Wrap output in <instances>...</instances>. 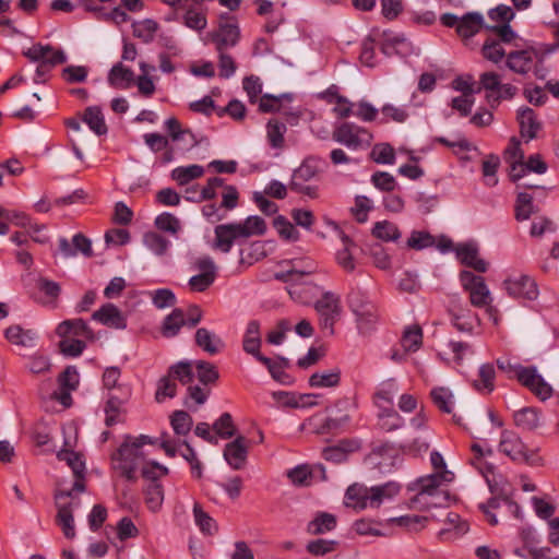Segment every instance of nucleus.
<instances>
[{
	"instance_id": "59",
	"label": "nucleus",
	"mask_w": 559,
	"mask_h": 559,
	"mask_svg": "<svg viewBox=\"0 0 559 559\" xmlns=\"http://www.w3.org/2000/svg\"><path fill=\"white\" fill-rule=\"evenodd\" d=\"M354 201L355 205L350 209V213L358 224H364L372 210V201L367 195H356Z\"/></svg>"
},
{
	"instance_id": "16",
	"label": "nucleus",
	"mask_w": 559,
	"mask_h": 559,
	"mask_svg": "<svg viewBox=\"0 0 559 559\" xmlns=\"http://www.w3.org/2000/svg\"><path fill=\"white\" fill-rule=\"evenodd\" d=\"M56 334L62 338L69 334L82 335L88 341L95 340V333L82 318L67 319L60 322L56 328Z\"/></svg>"
},
{
	"instance_id": "21",
	"label": "nucleus",
	"mask_w": 559,
	"mask_h": 559,
	"mask_svg": "<svg viewBox=\"0 0 559 559\" xmlns=\"http://www.w3.org/2000/svg\"><path fill=\"white\" fill-rule=\"evenodd\" d=\"M107 80L114 88H128L134 83V72L122 62H118L109 70Z\"/></svg>"
},
{
	"instance_id": "56",
	"label": "nucleus",
	"mask_w": 559,
	"mask_h": 559,
	"mask_svg": "<svg viewBox=\"0 0 559 559\" xmlns=\"http://www.w3.org/2000/svg\"><path fill=\"white\" fill-rule=\"evenodd\" d=\"M154 226L164 233L177 235L181 229V224L178 217L169 212H163L157 215L154 221Z\"/></svg>"
},
{
	"instance_id": "19",
	"label": "nucleus",
	"mask_w": 559,
	"mask_h": 559,
	"mask_svg": "<svg viewBox=\"0 0 559 559\" xmlns=\"http://www.w3.org/2000/svg\"><path fill=\"white\" fill-rule=\"evenodd\" d=\"M361 131H364L361 127L352 122H343L333 131V140L349 148H357L360 145L358 133Z\"/></svg>"
},
{
	"instance_id": "42",
	"label": "nucleus",
	"mask_w": 559,
	"mask_h": 559,
	"mask_svg": "<svg viewBox=\"0 0 559 559\" xmlns=\"http://www.w3.org/2000/svg\"><path fill=\"white\" fill-rule=\"evenodd\" d=\"M286 126L277 119H270L266 123V135L269 144L272 148H282L285 143L284 134Z\"/></svg>"
},
{
	"instance_id": "15",
	"label": "nucleus",
	"mask_w": 559,
	"mask_h": 559,
	"mask_svg": "<svg viewBox=\"0 0 559 559\" xmlns=\"http://www.w3.org/2000/svg\"><path fill=\"white\" fill-rule=\"evenodd\" d=\"M347 302L359 326L362 323L371 324L376 322V316L372 312L373 306L369 301L364 300L360 292L350 293Z\"/></svg>"
},
{
	"instance_id": "38",
	"label": "nucleus",
	"mask_w": 559,
	"mask_h": 559,
	"mask_svg": "<svg viewBox=\"0 0 559 559\" xmlns=\"http://www.w3.org/2000/svg\"><path fill=\"white\" fill-rule=\"evenodd\" d=\"M183 325H186L183 310L175 308L171 313L165 317L162 333L165 337H174L179 333Z\"/></svg>"
},
{
	"instance_id": "12",
	"label": "nucleus",
	"mask_w": 559,
	"mask_h": 559,
	"mask_svg": "<svg viewBox=\"0 0 559 559\" xmlns=\"http://www.w3.org/2000/svg\"><path fill=\"white\" fill-rule=\"evenodd\" d=\"M214 234L215 238L213 248L223 253H228L231 250L234 242L238 239H242L236 222L215 226Z\"/></svg>"
},
{
	"instance_id": "57",
	"label": "nucleus",
	"mask_w": 559,
	"mask_h": 559,
	"mask_svg": "<svg viewBox=\"0 0 559 559\" xmlns=\"http://www.w3.org/2000/svg\"><path fill=\"white\" fill-rule=\"evenodd\" d=\"M287 476L295 486L305 487L311 485L313 471L309 465L300 464L289 469Z\"/></svg>"
},
{
	"instance_id": "47",
	"label": "nucleus",
	"mask_w": 559,
	"mask_h": 559,
	"mask_svg": "<svg viewBox=\"0 0 559 559\" xmlns=\"http://www.w3.org/2000/svg\"><path fill=\"white\" fill-rule=\"evenodd\" d=\"M371 234L374 238L383 241H395L401 236L397 226L389 221L376 222Z\"/></svg>"
},
{
	"instance_id": "31",
	"label": "nucleus",
	"mask_w": 559,
	"mask_h": 559,
	"mask_svg": "<svg viewBox=\"0 0 559 559\" xmlns=\"http://www.w3.org/2000/svg\"><path fill=\"white\" fill-rule=\"evenodd\" d=\"M194 341L197 346H199L210 355L218 354L221 350L219 346H224L223 341L218 336L212 334L205 328H199L197 330Z\"/></svg>"
},
{
	"instance_id": "7",
	"label": "nucleus",
	"mask_w": 559,
	"mask_h": 559,
	"mask_svg": "<svg viewBox=\"0 0 559 559\" xmlns=\"http://www.w3.org/2000/svg\"><path fill=\"white\" fill-rule=\"evenodd\" d=\"M249 448L250 440L242 435L236 436L234 440L225 444L223 456L231 469L240 471L245 468Z\"/></svg>"
},
{
	"instance_id": "33",
	"label": "nucleus",
	"mask_w": 559,
	"mask_h": 559,
	"mask_svg": "<svg viewBox=\"0 0 559 559\" xmlns=\"http://www.w3.org/2000/svg\"><path fill=\"white\" fill-rule=\"evenodd\" d=\"M342 371L338 367L323 372H314L308 379L311 388H336L340 385Z\"/></svg>"
},
{
	"instance_id": "40",
	"label": "nucleus",
	"mask_w": 559,
	"mask_h": 559,
	"mask_svg": "<svg viewBox=\"0 0 559 559\" xmlns=\"http://www.w3.org/2000/svg\"><path fill=\"white\" fill-rule=\"evenodd\" d=\"M225 179L222 177H211L206 185L200 190L198 195H185L189 202L201 203L203 201L214 200L217 195L216 189L224 186Z\"/></svg>"
},
{
	"instance_id": "32",
	"label": "nucleus",
	"mask_w": 559,
	"mask_h": 559,
	"mask_svg": "<svg viewBox=\"0 0 559 559\" xmlns=\"http://www.w3.org/2000/svg\"><path fill=\"white\" fill-rule=\"evenodd\" d=\"M518 119L522 136L533 140L540 127L539 122L536 120L534 110L530 107L520 108L518 111Z\"/></svg>"
},
{
	"instance_id": "51",
	"label": "nucleus",
	"mask_w": 559,
	"mask_h": 559,
	"mask_svg": "<svg viewBox=\"0 0 559 559\" xmlns=\"http://www.w3.org/2000/svg\"><path fill=\"white\" fill-rule=\"evenodd\" d=\"M194 365L198 372V379L202 384H215L219 379L218 369L214 364L206 360H195Z\"/></svg>"
},
{
	"instance_id": "35",
	"label": "nucleus",
	"mask_w": 559,
	"mask_h": 559,
	"mask_svg": "<svg viewBox=\"0 0 559 559\" xmlns=\"http://www.w3.org/2000/svg\"><path fill=\"white\" fill-rule=\"evenodd\" d=\"M192 511L195 524L204 535L213 536L218 532L216 521L203 510L201 503L194 502Z\"/></svg>"
},
{
	"instance_id": "5",
	"label": "nucleus",
	"mask_w": 559,
	"mask_h": 559,
	"mask_svg": "<svg viewBox=\"0 0 559 559\" xmlns=\"http://www.w3.org/2000/svg\"><path fill=\"white\" fill-rule=\"evenodd\" d=\"M460 281L462 287L469 294V300L474 307L484 308L492 301L490 290L483 276L475 275L471 271H462Z\"/></svg>"
},
{
	"instance_id": "14",
	"label": "nucleus",
	"mask_w": 559,
	"mask_h": 559,
	"mask_svg": "<svg viewBox=\"0 0 559 559\" xmlns=\"http://www.w3.org/2000/svg\"><path fill=\"white\" fill-rule=\"evenodd\" d=\"M352 417L349 414H336L325 417L314 416L317 435H337L345 430Z\"/></svg>"
},
{
	"instance_id": "37",
	"label": "nucleus",
	"mask_w": 559,
	"mask_h": 559,
	"mask_svg": "<svg viewBox=\"0 0 559 559\" xmlns=\"http://www.w3.org/2000/svg\"><path fill=\"white\" fill-rule=\"evenodd\" d=\"M215 435L221 439L228 440L236 437L238 429L230 413H223L212 425Z\"/></svg>"
},
{
	"instance_id": "9",
	"label": "nucleus",
	"mask_w": 559,
	"mask_h": 559,
	"mask_svg": "<svg viewBox=\"0 0 559 559\" xmlns=\"http://www.w3.org/2000/svg\"><path fill=\"white\" fill-rule=\"evenodd\" d=\"M92 320L117 330H124L128 325L127 316L111 302H106L98 310L94 311Z\"/></svg>"
},
{
	"instance_id": "2",
	"label": "nucleus",
	"mask_w": 559,
	"mask_h": 559,
	"mask_svg": "<svg viewBox=\"0 0 559 559\" xmlns=\"http://www.w3.org/2000/svg\"><path fill=\"white\" fill-rule=\"evenodd\" d=\"M157 442L158 438L147 435H140L138 437L129 433L124 435L121 444L110 454V460L118 462V465L114 467L120 472V476L127 481L136 483L138 461L145 459L142 448L146 444L155 445Z\"/></svg>"
},
{
	"instance_id": "24",
	"label": "nucleus",
	"mask_w": 559,
	"mask_h": 559,
	"mask_svg": "<svg viewBox=\"0 0 559 559\" xmlns=\"http://www.w3.org/2000/svg\"><path fill=\"white\" fill-rule=\"evenodd\" d=\"M401 488V484L393 480L370 487V507L379 508L384 500L395 497Z\"/></svg>"
},
{
	"instance_id": "58",
	"label": "nucleus",
	"mask_w": 559,
	"mask_h": 559,
	"mask_svg": "<svg viewBox=\"0 0 559 559\" xmlns=\"http://www.w3.org/2000/svg\"><path fill=\"white\" fill-rule=\"evenodd\" d=\"M370 158L377 164L392 165L395 162V151L389 143L376 144L370 152Z\"/></svg>"
},
{
	"instance_id": "30",
	"label": "nucleus",
	"mask_w": 559,
	"mask_h": 559,
	"mask_svg": "<svg viewBox=\"0 0 559 559\" xmlns=\"http://www.w3.org/2000/svg\"><path fill=\"white\" fill-rule=\"evenodd\" d=\"M496 370L492 364H483L478 369V378L473 381L474 389L483 394L495 390Z\"/></svg>"
},
{
	"instance_id": "62",
	"label": "nucleus",
	"mask_w": 559,
	"mask_h": 559,
	"mask_svg": "<svg viewBox=\"0 0 559 559\" xmlns=\"http://www.w3.org/2000/svg\"><path fill=\"white\" fill-rule=\"evenodd\" d=\"M262 365L267 369L272 379L282 385H293L296 382V378L287 372L285 369L275 366V361L267 357Z\"/></svg>"
},
{
	"instance_id": "41",
	"label": "nucleus",
	"mask_w": 559,
	"mask_h": 559,
	"mask_svg": "<svg viewBox=\"0 0 559 559\" xmlns=\"http://www.w3.org/2000/svg\"><path fill=\"white\" fill-rule=\"evenodd\" d=\"M158 28V23L153 19H144L143 21L132 23L133 36L140 38L145 44L153 41Z\"/></svg>"
},
{
	"instance_id": "64",
	"label": "nucleus",
	"mask_w": 559,
	"mask_h": 559,
	"mask_svg": "<svg viewBox=\"0 0 559 559\" xmlns=\"http://www.w3.org/2000/svg\"><path fill=\"white\" fill-rule=\"evenodd\" d=\"M86 348V343L80 338H67L59 342L60 353L66 357H79Z\"/></svg>"
},
{
	"instance_id": "1",
	"label": "nucleus",
	"mask_w": 559,
	"mask_h": 559,
	"mask_svg": "<svg viewBox=\"0 0 559 559\" xmlns=\"http://www.w3.org/2000/svg\"><path fill=\"white\" fill-rule=\"evenodd\" d=\"M454 473L451 471L432 472L421 476V525L430 520L441 521L444 518L447 527L438 532L441 539H455L468 531L466 522L460 515L447 512L450 493L443 487L452 483Z\"/></svg>"
},
{
	"instance_id": "13",
	"label": "nucleus",
	"mask_w": 559,
	"mask_h": 559,
	"mask_svg": "<svg viewBox=\"0 0 559 559\" xmlns=\"http://www.w3.org/2000/svg\"><path fill=\"white\" fill-rule=\"evenodd\" d=\"M296 262H307V270H298L297 267H292L287 271L275 272L273 278L281 283H298L299 278L305 275H310L317 271V263L314 260L310 258H294L283 260L281 263L295 265Z\"/></svg>"
},
{
	"instance_id": "25",
	"label": "nucleus",
	"mask_w": 559,
	"mask_h": 559,
	"mask_svg": "<svg viewBox=\"0 0 559 559\" xmlns=\"http://www.w3.org/2000/svg\"><path fill=\"white\" fill-rule=\"evenodd\" d=\"M81 120L98 136H103L108 133V127L100 106L86 107Z\"/></svg>"
},
{
	"instance_id": "48",
	"label": "nucleus",
	"mask_w": 559,
	"mask_h": 559,
	"mask_svg": "<svg viewBox=\"0 0 559 559\" xmlns=\"http://www.w3.org/2000/svg\"><path fill=\"white\" fill-rule=\"evenodd\" d=\"M514 211L516 221L528 219L536 212L533 197L526 192H520L516 198Z\"/></svg>"
},
{
	"instance_id": "34",
	"label": "nucleus",
	"mask_w": 559,
	"mask_h": 559,
	"mask_svg": "<svg viewBox=\"0 0 559 559\" xmlns=\"http://www.w3.org/2000/svg\"><path fill=\"white\" fill-rule=\"evenodd\" d=\"M242 239L251 236H263L266 230V222L259 215H249L243 222L237 223Z\"/></svg>"
},
{
	"instance_id": "23",
	"label": "nucleus",
	"mask_w": 559,
	"mask_h": 559,
	"mask_svg": "<svg viewBox=\"0 0 559 559\" xmlns=\"http://www.w3.org/2000/svg\"><path fill=\"white\" fill-rule=\"evenodd\" d=\"M321 159L314 155L306 156L300 166L293 170L290 180L300 181L301 183L310 181L319 175Z\"/></svg>"
},
{
	"instance_id": "39",
	"label": "nucleus",
	"mask_w": 559,
	"mask_h": 559,
	"mask_svg": "<svg viewBox=\"0 0 559 559\" xmlns=\"http://www.w3.org/2000/svg\"><path fill=\"white\" fill-rule=\"evenodd\" d=\"M169 419L174 433L178 437H186L192 429L193 418L183 409L174 411Z\"/></svg>"
},
{
	"instance_id": "3",
	"label": "nucleus",
	"mask_w": 559,
	"mask_h": 559,
	"mask_svg": "<svg viewBox=\"0 0 559 559\" xmlns=\"http://www.w3.org/2000/svg\"><path fill=\"white\" fill-rule=\"evenodd\" d=\"M429 247H436L441 253L454 250L462 264L479 273H485L488 270V263L478 257V247L473 241L459 243L453 248L452 240L447 236H440L437 239L429 233L421 231V249Z\"/></svg>"
},
{
	"instance_id": "22",
	"label": "nucleus",
	"mask_w": 559,
	"mask_h": 559,
	"mask_svg": "<svg viewBox=\"0 0 559 559\" xmlns=\"http://www.w3.org/2000/svg\"><path fill=\"white\" fill-rule=\"evenodd\" d=\"M336 525V515L325 511H318L314 518L308 523L307 532L311 535H322L334 531Z\"/></svg>"
},
{
	"instance_id": "53",
	"label": "nucleus",
	"mask_w": 559,
	"mask_h": 559,
	"mask_svg": "<svg viewBox=\"0 0 559 559\" xmlns=\"http://www.w3.org/2000/svg\"><path fill=\"white\" fill-rule=\"evenodd\" d=\"M143 243L156 255H163L168 250L170 242L156 231H146L143 235Z\"/></svg>"
},
{
	"instance_id": "36",
	"label": "nucleus",
	"mask_w": 559,
	"mask_h": 559,
	"mask_svg": "<svg viewBox=\"0 0 559 559\" xmlns=\"http://www.w3.org/2000/svg\"><path fill=\"white\" fill-rule=\"evenodd\" d=\"M203 174L204 168L201 165L192 164L173 169L170 176L179 186H186L190 181L201 178Z\"/></svg>"
},
{
	"instance_id": "18",
	"label": "nucleus",
	"mask_w": 559,
	"mask_h": 559,
	"mask_svg": "<svg viewBox=\"0 0 559 559\" xmlns=\"http://www.w3.org/2000/svg\"><path fill=\"white\" fill-rule=\"evenodd\" d=\"M370 488L362 484L354 483L347 487L344 496L346 507H352L356 511H362L370 503Z\"/></svg>"
},
{
	"instance_id": "6",
	"label": "nucleus",
	"mask_w": 559,
	"mask_h": 559,
	"mask_svg": "<svg viewBox=\"0 0 559 559\" xmlns=\"http://www.w3.org/2000/svg\"><path fill=\"white\" fill-rule=\"evenodd\" d=\"M503 287L508 295L512 298H522L527 300H535L538 297L537 284L528 275L520 274L506 278Z\"/></svg>"
},
{
	"instance_id": "28",
	"label": "nucleus",
	"mask_w": 559,
	"mask_h": 559,
	"mask_svg": "<svg viewBox=\"0 0 559 559\" xmlns=\"http://www.w3.org/2000/svg\"><path fill=\"white\" fill-rule=\"evenodd\" d=\"M451 316L453 326L462 333L472 334L474 329L480 324L478 316L469 310L460 309L453 311Z\"/></svg>"
},
{
	"instance_id": "49",
	"label": "nucleus",
	"mask_w": 559,
	"mask_h": 559,
	"mask_svg": "<svg viewBox=\"0 0 559 559\" xmlns=\"http://www.w3.org/2000/svg\"><path fill=\"white\" fill-rule=\"evenodd\" d=\"M59 461H64L73 473H81L86 469L84 455L72 449L62 448L57 453Z\"/></svg>"
},
{
	"instance_id": "26",
	"label": "nucleus",
	"mask_w": 559,
	"mask_h": 559,
	"mask_svg": "<svg viewBox=\"0 0 559 559\" xmlns=\"http://www.w3.org/2000/svg\"><path fill=\"white\" fill-rule=\"evenodd\" d=\"M67 60V55L62 49H59V51L55 52V56H49V60H45L37 64L33 79L34 83L46 84L48 81L47 75L50 73V71L55 67L66 63Z\"/></svg>"
},
{
	"instance_id": "52",
	"label": "nucleus",
	"mask_w": 559,
	"mask_h": 559,
	"mask_svg": "<svg viewBox=\"0 0 559 559\" xmlns=\"http://www.w3.org/2000/svg\"><path fill=\"white\" fill-rule=\"evenodd\" d=\"M378 427L385 431H394L404 425V418L392 408V412H378Z\"/></svg>"
},
{
	"instance_id": "63",
	"label": "nucleus",
	"mask_w": 559,
	"mask_h": 559,
	"mask_svg": "<svg viewBox=\"0 0 559 559\" xmlns=\"http://www.w3.org/2000/svg\"><path fill=\"white\" fill-rule=\"evenodd\" d=\"M369 254L373 259V264L380 270H389L391 267V257L384 247L376 242L367 247Z\"/></svg>"
},
{
	"instance_id": "44",
	"label": "nucleus",
	"mask_w": 559,
	"mask_h": 559,
	"mask_svg": "<svg viewBox=\"0 0 559 559\" xmlns=\"http://www.w3.org/2000/svg\"><path fill=\"white\" fill-rule=\"evenodd\" d=\"M515 425L523 430H534L539 426V415L531 407L522 408L514 413Z\"/></svg>"
},
{
	"instance_id": "27",
	"label": "nucleus",
	"mask_w": 559,
	"mask_h": 559,
	"mask_svg": "<svg viewBox=\"0 0 559 559\" xmlns=\"http://www.w3.org/2000/svg\"><path fill=\"white\" fill-rule=\"evenodd\" d=\"M484 24V17L478 12H468L460 19L456 33L464 38L476 35Z\"/></svg>"
},
{
	"instance_id": "61",
	"label": "nucleus",
	"mask_w": 559,
	"mask_h": 559,
	"mask_svg": "<svg viewBox=\"0 0 559 559\" xmlns=\"http://www.w3.org/2000/svg\"><path fill=\"white\" fill-rule=\"evenodd\" d=\"M177 395V384L171 377L164 376L157 382L155 401L162 403L166 397L173 399Z\"/></svg>"
},
{
	"instance_id": "45",
	"label": "nucleus",
	"mask_w": 559,
	"mask_h": 559,
	"mask_svg": "<svg viewBox=\"0 0 559 559\" xmlns=\"http://www.w3.org/2000/svg\"><path fill=\"white\" fill-rule=\"evenodd\" d=\"M273 226L277 230L280 238L285 241L295 242L300 238L299 231L284 215L274 217Z\"/></svg>"
},
{
	"instance_id": "8",
	"label": "nucleus",
	"mask_w": 559,
	"mask_h": 559,
	"mask_svg": "<svg viewBox=\"0 0 559 559\" xmlns=\"http://www.w3.org/2000/svg\"><path fill=\"white\" fill-rule=\"evenodd\" d=\"M419 349V323L414 322L413 324L405 328L400 338V347L393 346L391 348V359L395 362H402L406 359V356L411 352Z\"/></svg>"
},
{
	"instance_id": "4",
	"label": "nucleus",
	"mask_w": 559,
	"mask_h": 559,
	"mask_svg": "<svg viewBox=\"0 0 559 559\" xmlns=\"http://www.w3.org/2000/svg\"><path fill=\"white\" fill-rule=\"evenodd\" d=\"M207 36L215 44L217 51L236 46L241 37L237 17L228 12L221 13L218 29L210 32Z\"/></svg>"
},
{
	"instance_id": "50",
	"label": "nucleus",
	"mask_w": 559,
	"mask_h": 559,
	"mask_svg": "<svg viewBox=\"0 0 559 559\" xmlns=\"http://www.w3.org/2000/svg\"><path fill=\"white\" fill-rule=\"evenodd\" d=\"M59 49L60 48H55L49 44L43 45L37 43L31 48L23 50L22 55L26 57L31 62L40 63L45 60H49V56H55V52L59 51Z\"/></svg>"
},
{
	"instance_id": "10",
	"label": "nucleus",
	"mask_w": 559,
	"mask_h": 559,
	"mask_svg": "<svg viewBox=\"0 0 559 559\" xmlns=\"http://www.w3.org/2000/svg\"><path fill=\"white\" fill-rule=\"evenodd\" d=\"M59 251L64 258L75 257L78 253L83 254L85 258H92L94 255L92 240L83 233H76L72 237V242L64 237H60Z\"/></svg>"
},
{
	"instance_id": "60",
	"label": "nucleus",
	"mask_w": 559,
	"mask_h": 559,
	"mask_svg": "<svg viewBox=\"0 0 559 559\" xmlns=\"http://www.w3.org/2000/svg\"><path fill=\"white\" fill-rule=\"evenodd\" d=\"M500 165V158L497 155H489L484 159L481 165L483 176L485 178V185L488 187H495L498 183L496 176L498 167Z\"/></svg>"
},
{
	"instance_id": "46",
	"label": "nucleus",
	"mask_w": 559,
	"mask_h": 559,
	"mask_svg": "<svg viewBox=\"0 0 559 559\" xmlns=\"http://www.w3.org/2000/svg\"><path fill=\"white\" fill-rule=\"evenodd\" d=\"M532 57L526 50L513 51L509 53L507 66L510 70L519 74H526L530 71Z\"/></svg>"
},
{
	"instance_id": "29",
	"label": "nucleus",
	"mask_w": 559,
	"mask_h": 559,
	"mask_svg": "<svg viewBox=\"0 0 559 559\" xmlns=\"http://www.w3.org/2000/svg\"><path fill=\"white\" fill-rule=\"evenodd\" d=\"M144 502L151 512H158L164 502L165 489L162 481L148 483L143 488Z\"/></svg>"
},
{
	"instance_id": "11",
	"label": "nucleus",
	"mask_w": 559,
	"mask_h": 559,
	"mask_svg": "<svg viewBox=\"0 0 559 559\" xmlns=\"http://www.w3.org/2000/svg\"><path fill=\"white\" fill-rule=\"evenodd\" d=\"M499 451L513 461H528L527 450L521 438L509 430L501 433Z\"/></svg>"
},
{
	"instance_id": "17",
	"label": "nucleus",
	"mask_w": 559,
	"mask_h": 559,
	"mask_svg": "<svg viewBox=\"0 0 559 559\" xmlns=\"http://www.w3.org/2000/svg\"><path fill=\"white\" fill-rule=\"evenodd\" d=\"M432 405L443 414H452L455 407V395L447 385H433L429 392Z\"/></svg>"
},
{
	"instance_id": "55",
	"label": "nucleus",
	"mask_w": 559,
	"mask_h": 559,
	"mask_svg": "<svg viewBox=\"0 0 559 559\" xmlns=\"http://www.w3.org/2000/svg\"><path fill=\"white\" fill-rule=\"evenodd\" d=\"M340 546V542L334 539L318 538L308 542L306 550L316 557L325 556L326 554L334 552Z\"/></svg>"
},
{
	"instance_id": "43",
	"label": "nucleus",
	"mask_w": 559,
	"mask_h": 559,
	"mask_svg": "<svg viewBox=\"0 0 559 559\" xmlns=\"http://www.w3.org/2000/svg\"><path fill=\"white\" fill-rule=\"evenodd\" d=\"M193 365L190 360H180L171 365L168 369V376L178 380L181 384H190L194 380Z\"/></svg>"
},
{
	"instance_id": "54",
	"label": "nucleus",
	"mask_w": 559,
	"mask_h": 559,
	"mask_svg": "<svg viewBox=\"0 0 559 559\" xmlns=\"http://www.w3.org/2000/svg\"><path fill=\"white\" fill-rule=\"evenodd\" d=\"M314 309L318 313H334L341 314L342 308L340 305V297L332 292H324L322 297L314 304Z\"/></svg>"
},
{
	"instance_id": "20",
	"label": "nucleus",
	"mask_w": 559,
	"mask_h": 559,
	"mask_svg": "<svg viewBox=\"0 0 559 559\" xmlns=\"http://www.w3.org/2000/svg\"><path fill=\"white\" fill-rule=\"evenodd\" d=\"M395 391L396 385L393 379L381 383L380 388L372 395V402L377 406L378 412H392V408H394Z\"/></svg>"
}]
</instances>
